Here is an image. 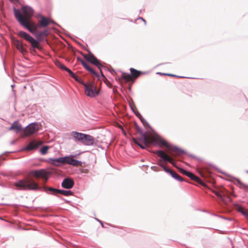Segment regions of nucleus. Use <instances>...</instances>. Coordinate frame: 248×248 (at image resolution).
Returning <instances> with one entry per match:
<instances>
[{"label": "nucleus", "instance_id": "nucleus-1", "mask_svg": "<svg viewBox=\"0 0 248 248\" xmlns=\"http://www.w3.org/2000/svg\"><path fill=\"white\" fill-rule=\"evenodd\" d=\"M140 137L138 138H133V141L142 149H146L151 145H158L159 147L165 146L168 149V155L164 151L157 150L154 152L162 160V162L168 161L173 166H175L174 160L172 156H179L182 155L184 152L182 149L169 144L166 140H163L158 135L146 134L140 131Z\"/></svg>", "mask_w": 248, "mask_h": 248}, {"label": "nucleus", "instance_id": "nucleus-2", "mask_svg": "<svg viewBox=\"0 0 248 248\" xmlns=\"http://www.w3.org/2000/svg\"><path fill=\"white\" fill-rule=\"evenodd\" d=\"M50 173L44 169L39 170H33L29 172L27 176L24 179L16 182L14 186L18 189L36 190L41 189V188L35 181L32 177L36 178H42L45 179V183L48 180Z\"/></svg>", "mask_w": 248, "mask_h": 248}, {"label": "nucleus", "instance_id": "nucleus-3", "mask_svg": "<svg viewBox=\"0 0 248 248\" xmlns=\"http://www.w3.org/2000/svg\"><path fill=\"white\" fill-rule=\"evenodd\" d=\"M21 14L19 10L14 9V15L17 20L20 23V19L27 21L31 19L33 14L32 9L30 7L24 6L22 8Z\"/></svg>", "mask_w": 248, "mask_h": 248}, {"label": "nucleus", "instance_id": "nucleus-4", "mask_svg": "<svg viewBox=\"0 0 248 248\" xmlns=\"http://www.w3.org/2000/svg\"><path fill=\"white\" fill-rule=\"evenodd\" d=\"M83 85L84 86L85 93L87 96L94 97L98 94L99 90L96 89V86L94 82L83 83Z\"/></svg>", "mask_w": 248, "mask_h": 248}, {"label": "nucleus", "instance_id": "nucleus-5", "mask_svg": "<svg viewBox=\"0 0 248 248\" xmlns=\"http://www.w3.org/2000/svg\"><path fill=\"white\" fill-rule=\"evenodd\" d=\"M130 71L131 74L123 73L121 78L124 79L126 82L133 81L140 75L144 73V72L138 71L133 68H130Z\"/></svg>", "mask_w": 248, "mask_h": 248}, {"label": "nucleus", "instance_id": "nucleus-6", "mask_svg": "<svg viewBox=\"0 0 248 248\" xmlns=\"http://www.w3.org/2000/svg\"><path fill=\"white\" fill-rule=\"evenodd\" d=\"M17 34L18 36L24 38L25 40L30 42L33 48L38 49L41 48L38 41L35 40L30 34H28L26 32L23 31H20L17 33Z\"/></svg>", "mask_w": 248, "mask_h": 248}, {"label": "nucleus", "instance_id": "nucleus-7", "mask_svg": "<svg viewBox=\"0 0 248 248\" xmlns=\"http://www.w3.org/2000/svg\"><path fill=\"white\" fill-rule=\"evenodd\" d=\"M20 24L32 34L35 33L38 29L40 28L39 26H38V23L36 24L34 22L31 21V19L25 21L21 19Z\"/></svg>", "mask_w": 248, "mask_h": 248}, {"label": "nucleus", "instance_id": "nucleus-8", "mask_svg": "<svg viewBox=\"0 0 248 248\" xmlns=\"http://www.w3.org/2000/svg\"><path fill=\"white\" fill-rule=\"evenodd\" d=\"M159 166L161 167L163 170L165 171L166 172L169 173L172 177H173L176 180L182 182L183 181H185L179 174H178L176 172L174 171L167 168L162 163V159H159L158 163L157 164Z\"/></svg>", "mask_w": 248, "mask_h": 248}, {"label": "nucleus", "instance_id": "nucleus-9", "mask_svg": "<svg viewBox=\"0 0 248 248\" xmlns=\"http://www.w3.org/2000/svg\"><path fill=\"white\" fill-rule=\"evenodd\" d=\"M39 125L37 123H32L27 126L24 130V133L26 136H30L38 131Z\"/></svg>", "mask_w": 248, "mask_h": 248}, {"label": "nucleus", "instance_id": "nucleus-10", "mask_svg": "<svg viewBox=\"0 0 248 248\" xmlns=\"http://www.w3.org/2000/svg\"><path fill=\"white\" fill-rule=\"evenodd\" d=\"M84 58L88 62L97 66L100 70L102 67V64L100 63V61L92 54L90 52L88 54L84 55ZM101 72V70H100Z\"/></svg>", "mask_w": 248, "mask_h": 248}, {"label": "nucleus", "instance_id": "nucleus-11", "mask_svg": "<svg viewBox=\"0 0 248 248\" xmlns=\"http://www.w3.org/2000/svg\"><path fill=\"white\" fill-rule=\"evenodd\" d=\"M75 155H70L65 156V164H67L74 167L82 166V162L80 161L74 159Z\"/></svg>", "mask_w": 248, "mask_h": 248}, {"label": "nucleus", "instance_id": "nucleus-12", "mask_svg": "<svg viewBox=\"0 0 248 248\" xmlns=\"http://www.w3.org/2000/svg\"><path fill=\"white\" fill-rule=\"evenodd\" d=\"M44 189L45 191L49 190L52 192L55 195H57L58 194H61L62 195L65 196H69L72 195L73 194V192L70 190H60L58 189H55L52 187H45Z\"/></svg>", "mask_w": 248, "mask_h": 248}, {"label": "nucleus", "instance_id": "nucleus-13", "mask_svg": "<svg viewBox=\"0 0 248 248\" xmlns=\"http://www.w3.org/2000/svg\"><path fill=\"white\" fill-rule=\"evenodd\" d=\"M65 156L58 158H49V162L52 165L56 167L65 164Z\"/></svg>", "mask_w": 248, "mask_h": 248}, {"label": "nucleus", "instance_id": "nucleus-14", "mask_svg": "<svg viewBox=\"0 0 248 248\" xmlns=\"http://www.w3.org/2000/svg\"><path fill=\"white\" fill-rule=\"evenodd\" d=\"M48 34L49 32L48 30H45L41 31H37L36 32L33 34L35 35L38 41H42L44 40L48 36Z\"/></svg>", "mask_w": 248, "mask_h": 248}, {"label": "nucleus", "instance_id": "nucleus-15", "mask_svg": "<svg viewBox=\"0 0 248 248\" xmlns=\"http://www.w3.org/2000/svg\"><path fill=\"white\" fill-rule=\"evenodd\" d=\"M41 19L38 21V26L40 28H46L52 22L51 20L43 16H40Z\"/></svg>", "mask_w": 248, "mask_h": 248}, {"label": "nucleus", "instance_id": "nucleus-16", "mask_svg": "<svg viewBox=\"0 0 248 248\" xmlns=\"http://www.w3.org/2000/svg\"><path fill=\"white\" fill-rule=\"evenodd\" d=\"M43 142L41 141L33 140L29 143L25 147L26 150H31L37 149L39 146L42 145Z\"/></svg>", "mask_w": 248, "mask_h": 248}, {"label": "nucleus", "instance_id": "nucleus-17", "mask_svg": "<svg viewBox=\"0 0 248 248\" xmlns=\"http://www.w3.org/2000/svg\"><path fill=\"white\" fill-rule=\"evenodd\" d=\"M74 185V182L73 180L70 178L64 179L62 183V186L65 188L70 189L73 187Z\"/></svg>", "mask_w": 248, "mask_h": 248}, {"label": "nucleus", "instance_id": "nucleus-18", "mask_svg": "<svg viewBox=\"0 0 248 248\" xmlns=\"http://www.w3.org/2000/svg\"><path fill=\"white\" fill-rule=\"evenodd\" d=\"M94 142V138L89 135H85V136L83 138V140L82 141V143L86 145H93Z\"/></svg>", "mask_w": 248, "mask_h": 248}, {"label": "nucleus", "instance_id": "nucleus-19", "mask_svg": "<svg viewBox=\"0 0 248 248\" xmlns=\"http://www.w3.org/2000/svg\"><path fill=\"white\" fill-rule=\"evenodd\" d=\"M22 130V126L20 124L18 123V122L16 121L14 122L11 126L9 128V130H13L16 133Z\"/></svg>", "mask_w": 248, "mask_h": 248}, {"label": "nucleus", "instance_id": "nucleus-20", "mask_svg": "<svg viewBox=\"0 0 248 248\" xmlns=\"http://www.w3.org/2000/svg\"><path fill=\"white\" fill-rule=\"evenodd\" d=\"M81 62L83 67L88 71H89L93 75L97 76L96 72L86 62L83 60H81Z\"/></svg>", "mask_w": 248, "mask_h": 248}, {"label": "nucleus", "instance_id": "nucleus-21", "mask_svg": "<svg viewBox=\"0 0 248 248\" xmlns=\"http://www.w3.org/2000/svg\"><path fill=\"white\" fill-rule=\"evenodd\" d=\"M15 46L16 48L19 50L21 52L24 53L26 52V49L23 47L22 42L18 40H16L14 42Z\"/></svg>", "mask_w": 248, "mask_h": 248}, {"label": "nucleus", "instance_id": "nucleus-22", "mask_svg": "<svg viewBox=\"0 0 248 248\" xmlns=\"http://www.w3.org/2000/svg\"><path fill=\"white\" fill-rule=\"evenodd\" d=\"M187 176L190 178L191 180H194V181L200 184L201 185L205 186V184L201 181L200 178L194 175L192 172H189Z\"/></svg>", "mask_w": 248, "mask_h": 248}, {"label": "nucleus", "instance_id": "nucleus-23", "mask_svg": "<svg viewBox=\"0 0 248 248\" xmlns=\"http://www.w3.org/2000/svg\"><path fill=\"white\" fill-rule=\"evenodd\" d=\"M72 135L73 136L74 138L77 139L78 140L81 141V142L82 141L83 138L85 135L84 134H83L81 133H78V132H76V131H73V132H72Z\"/></svg>", "mask_w": 248, "mask_h": 248}, {"label": "nucleus", "instance_id": "nucleus-24", "mask_svg": "<svg viewBox=\"0 0 248 248\" xmlns=\"http://www.w3.org/2000/svg\"><path fill=\"white\" fill-rule=\"evenodd\" d=\"M237 210L241 213L247 218H248V210L241 206L237 207Z\"/></svg>", "mask_w": 248, "mask_h": 248}, {"label": "nucleus", "instance_id": "nucleus-25", "mask_svg": "<svg viewBox=\"0 0 248 248\" xmlns=\"http://www.w3.org/2000/svg\"><path fill=\"white\" fill-rule=\"evenodd\" d=\"M214 192L221 200H224L223 196L224 195V193L222 191H214Z\"/></svg>", "mask_w": 248, "mask_h": 248}, {"label": "nucleus", "instance_id": "nucleus-26", "mask_svg": "<svg viewBox=\"0 0 248 248\" xmlns=\"http://www.w3.org/2000/svg\"><path fill=\"white\" fill-rule=\"evenodd\" d=\"M48 148H49L47 146H43L41 148V151H40L41 154H42V155L46 154L47 153Z\"/></svg>", "mask_w": 248, "mask_h": 248}, {"label": "nucleus", "instance_id": "nucleus-27", "mask_svg": "<svg viewBox=\"0 0 248 248\" xmlns=\"http://www.w3.org/2000/svg\"><path fill=\"white\" fill-rule=\"evenodd\" d=\"M179 169V170L183 174L186 175V176H187L188 175V173H189V171H187L183 169H181V168H180Z\"/></svg>", "mask_w": 248, "mask_h": 248}, {"label": "nucleus", "instance_id": "nucleus-28", "mask_svg": "<svg viewBox=\"0 0 248 248\" xmlns=\"http://www.w3.org/2000/svg\"><path fill=\"white\" fill-rule=\"evenodd\" d=\"M57 65H58V66H59L61 69H63V70H65V68L66 67H65V66H64V64H63L62 63H61V62H58Z\"/></svg>", "mask_w": 248, "mask_h": 248}, {"label": "nucleus", "instance_id": "nucleus-29", "mask_svg": "<svg viewBox=\"0 0 248 248\" xmlns=\"http://www.w3.org/2000/svg\"><path fill=\"white\" fill-rule=\"evenodd\" d=\"M72 77L73 78L77 81H79L80 80V78L77 76L75 74H73Z\"/></svg>", "mask_w": 248, "mask_h": 248}, {"label": "nucleus", "instance_id": "nucleus-30", "mask_svg": "<svg viewBox=\"0 0 248 248\" xmlns=\"http://www.w3.org/2000/svg\"><path fill=\"white\" fill-rule=\"evenodd\" d=\"M64 70L66 71L71 75V77L73 76V74H74V73H73L71 70H70L67 67L65 68Z\"/></svg>", "mask_w": 248, "mask_h": 248}, {"label": "nucleus", "instance_id": "nucleus-31", "mask_svg": "<svg viewBox=\"0 0 248 248\" xmlns=\"http://www.w3.org/2000/svg\"><path fill=\"white\" fill-rule=\"evenodd\" d=\"M111 74H113V75L116 74V72H115L114 70H112L111 71Z\"/></svg>", "mask_w": 248, "mask_h": 248}, {"label": "nucleus", "instance_id": "nucleus-32", "mask_svg": "<svg viewBox=\"0 0 248 248\" xmlns=\"http://www.w3.org/2000/svg\"><path fill=\"white\" fill-rule=\"evenodd\" d=\"M78 82H79L80 83L82 84L83 85V83H84L82 80L81 79V78H80V80L79 81H78Z\"/></svg>", "mask_w": 248, "mask_h": 248}, {"label": "nucleus", "instance_id": "nucleus-33", "mask_svg": "<svg viewBox=\"0 0 248 248\" xmlns=\"http://www.w3.org/2000/svg\"><path fill=\"white\" fill-rule=\"evenodd\" d=\"M168 75H169V76H172V77L175 76V75H172V74H168Z\"/></svg>", "mask_w": 248, "mask_h": 248}, {"label": "nucleus", "instance_id": "nucleus-34", "mask_svg": "<svg viewBox=\"0 0 248 248\" xmlns=\"http://www.w3.org/2000/svg\"><path fill=\"white\" fill-rule=\"evenodd\" d=\"M141 19H142V20L144 22H146V21H145V20L144 19H143V18H141Z\"/></svg>", "mask_w": 248, "mask_h": 248}, {"label": "nucleus", "instance_id": "nucleus-35", "mask_svg": "<svg viewBox=\"0 0 248 248\" xmlns=\"http://www.w3.org/2000/svg\"><path fill=\"white\" fill-rule=\"evenodd\" d=\"M109 85H111V83L108 84V86L110 87V86H109Z\"/></svg>", "mask_w": 248, "mask_h": 248}, {"label": "nucleus", "instance_id": "nucleus-36", "mask_svg": "<svg viewBox=\"0 0 248 248\" xmlns=\"http://www.w3.org/2000/svg\"><path fill=\"white\" fill-rule=\"evenodd\" d=\"M109 85H111V83L108 84V86L110 87V86H109Z\"/></svg>", "mask_w": 248, "mask_h": 248}, {"label": "nucleus", "instance_id": "nucleus-37", "mask_svg": "<svg viewBox=\"0 0 248 248\" xmlns=\"http://www.w3.org/2000/svg\"><path fill=\"white\" fill-rule=\"evenodd\" d=\"M109 85H111V83L108 84V86L110 87V86H109Z\"/></svg>", "mask_w": 248, "mask_h": 248}, {"label": "nucleus", "instance_id": "nucleus-38", "mask_svg": "<svg viewBox=\"0 0 248 248\" xmlns=\"http://www.w3.org/2000/svg\"><path fill=\"white\" fill-rule=\"evenodd\" d=\"M238 183H239V184H241L240 181H238Z\"/></svg>", "mask_w": 248, "mask_h": 248}, {"label": "nucleus", "instance_id": "nucleus-39", "mask_svg": "<svg viewBox=\"0 0 248 248\" xmlns=\"http://www.w3.org/2000/svg\"><path fill=\"white\" fill-rule=\"evenodd\" d=\"M246 172H247V173H248V171H247Z\"/></svg>", "mask_w": 248, "mask_h": 248}]
</instances>
